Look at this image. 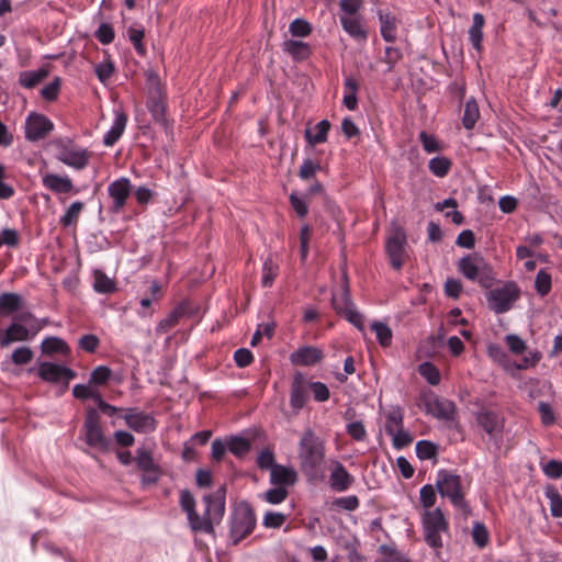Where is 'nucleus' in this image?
I'll list each match as a JSON object with an SVG mask.
<instances>
[{
	"instance_id": "obj_1",
	"label": "nucleus",
	"mask_w": 562,
	"mask_h": 562,
	"mask_svg": "<svg viewBox=\"0 0 562 562\" xmlns=\"http://www.w3.org/2000/svg\"><path fill=\"white\" fill-rule=\"evenodd\" d=\"M226 486H220L214 493L203 496L205 512L200 516L195 509V498L189 490L180 493V506L186 512L189 526L194 532L214 533V522H218L225 513Z\"/></svg>"
},
{
	"instance_id": "obj_2",
	"label": "nucleus",
	"mask_w": 562,
	"mask_h": 562,
	"mask_svg": "<svg viewBox=\"0 0 562 562\" xmlns=\"http://www.w3.org/2000/svg\"><path fill=\"white\" fill-rule=\"evenodd\" d=\"M301 471L311 480L318 476L325 461L324 441L312 430L306 429L299 443Z\"/></svg>"
},
{
	"instance_id": "obj_3",
	"label": "nucleus",
	"mask_w": 562,
	"mask_h": 562,
	"mask_svg": "<svg viewBox=\"0 0 562 562\" xmlns=\"http://www.w3.org/2000/svg\"><path fill=\"white\" fill-rule=\"evenodd\" d=\"M436 487L442 497L449 498L451 504L465 519L471 515L472 510L469 503L465 501L460 475L447 470H440L438 472Z\"/></svg>"
},
{
	"instance_id": "obj_4",
	"label": "nucleus",
	"mask_w": 562,
	"mask_h": 562,
	"mask_svg": "<svg viewBox=\"0 0 562 562\" xmlns=\"http://www.w3.org/2000/svg\"><path fill=\"white\" fill-rule=\"evenodd\" d=\"M458 269L467 279L476 281L484 289H490L495 281L492 266L479 254L462 257L458 262Z\"/></svg>"
},
{
	"instance_id": "obj_5",
	"label": "nucleus",
	"mask_w": 562,
	"mask_h": 562,
	"mask_svg": "<svg viewBox=\"0 0 562 562\" xmlns=\"http://www.w3.org/2000/svg\"><path fill=\"white\" fill-rule=\"evenodd\" d=\"M257 524L256 514L251 505L240 502L233 510L231 519V538L234 544L248 537Z\"/></svg>"
},
{
	"instance_id": "obj_6",
	"label": "nucleus",
	"mask_w": 562,
	"mask_h": 562,
	"mask_svg": "<svg viewBox=\"0 0 562 562\" xmlns=\"http://www.w3.org/2000/svg\"><path fill=\"white\" fill-rule=\"evenodd\" d=\"M85 441L91 448H97L101 451L110 449V439L103 432L100 415L93 407L86 408V418L82 427Z\"/></svg>"
},
{
	"instance_id": "obj_7",
	"label": "nucleus",
	"mask_w": 562,
	"mask_h": 562,
	"mask_svg": "<svg viewBox=\"0 0 562 562\" xmlns=\"http://www.w3.org/2000/svg\"><path fill=\"white\" fill-rule=\"evenodd\" d=\"M426 542L434 549L442 547L440 533L448 531V522L440 508L426 510L422 517Z\"/></svg>"
},
{
	"instance_id": "obj_8",
	"label": "nucleus",
	"mask_w": 562,
	"mask_h": 562,
	"mask_svg": "<svg viewBox=\"0 0 562 562\" xmlns=\"http://www.w3.org/2000/svg\"><path fill=\"white\" fill-rule=\"evenodd\" d=\"M331 305L337 314L344 316L349 323H351L359 330L364 329L362 315L355 308L351 301L350 289L347 277H344V284L341 285L338 294H333Z\"/></svg>"
},
{
	"instance_id": "obj_9",
	"label": "nucleus",
	"mask_w": 562,
	"mask_h": 562,
	"mask_svg": "<svg viewBox=\"0 0 562 562\" xmlns=\"http://www.w3.org/2000/svg\"><path fill=\"white\" fill-rule=\"evenodd\" d=\"M520 290L514 282H507L502 288L491 290L487 295V303L496 314L509 311L513 304L519 299Z\"/></svg>"
},
{
	"instance_id": "obj_10",
	"label": "nucleus",
	"mask_w": 562,
	"mask_h": 562,
	"mask_svg": "<svg viewBox=\"0 0 562 562\" xmlns=\"http://www.w3.org/2000/svg\"><path fill=\"white\" fill-rule=\"evenodd\" d=\"M406 243H407L406 233L400 226L396 227L393 231V234L390 237H387V239H386V243H385L386 254L390 258L391 266L395 270H400L405 262V259L407 257V252H406V248H405Z\"/></svg>"
},
{
	"instance_id": "obj_11",
	"label": "nucleus",
	"mask_w": 562,
	"mask_h": 562,
	"mask_svg": "<svg viewBox=\"0 0 562 562\" xmlns=\"http://www.w3.org/2000/svg\"><path fill=\"white\" fill-rule=\"evenodd\" d=\"M58 149L57 159L65 165L75 169H83L89 164L90 155L86 149L74 146L70 142L65 143L64 140L55 142Z\"/></svg>"
},
{
	"instance_id": "obj_12",
	"label": "nucleus",
	"mask_w": 562,
	"mask_h": 562,
	"mask_svg": "<svg viewBox=\"0 0 562 562\" xmlns=\"http://www.w3.org/2000/svg\"><path fill=\"white\" fill-rule=\"evenodd\" d=\"M310 386L305 375L296 371L293 374L290 390V405L294 413H299L308 401Z\"/></svg>"
},
{
	"instance_id": "obj_13",
	"label": "nucleus",
	"mask_w": 562,
	"mask_h": 562,
	"mask_svg": "<svg viewBox=\"0 0 562 562\" xmlns=\"http://www.w3.org/2000/svg\"><path fill=\"white\" fill-rule=\"evenodd\" d=\"M425 409L427 414L438 419L454 420L457 415L456 404L446 398H439L435 395L424 398Z\"/></svg>"
},
{
	"instance_id": "obj_14",
	"label": "nucleus",
	"mask_w": 562,
	"mask_h": 562,
	"mask_svg": "<svg viewBox=\"0 0 562 562\" xmlns=\"http://www.w3.org/2000/svg\"><path fill=\"white\" fill-rule=\"evenodd\" d=\"M123 418L126 425L136 432H149L156 428L155 418L137 408H124Z\"/></svg>"
},
{
	"instance_id": "obj_15",
	"label": "nucleus",
	"mask_w": 562,
	"mask_h": 562,
	"mask_svg": "<svg viewBox=\"0 0 562 562\" xmlns=\"http://www.w3.org/2000/svg\"><path fill=\"white\" fill-rule=\"evenodd\" d=\"M38 375L44 381L52 383L65 381V386H67L68 382L76 378V372L60 364L43 362L40 364Z\"/></svg>"
},
{
	"instance_id": "obj_16",
	"label": "nucleus",
	"mask_w": 562,
	"mask_h": 562,
	"mask_svg": "<svg viewBox=\"0 0 562 562\" xmlns=\"http://www.w3.org/2000/svg\"><path fill=\"white\" fill-rule=\"evenodd\" d=\"M53 127V123L46 116L32 113L26 120L25 136L29 140H38L44 138Z\"/></svg>"
},
{
	"instance_id": "obj_17",
	"label": "nucleus",
	"mask_w": 562,
	"mask_h": 562,
	"mask_svg": "<svg viewBox=\"0 0 562 562\" xmlns=\"http://www.w3.org/2000/svg\"><path fill=\"white\" fill-rule=\"evenodd\" d=\"M108 191L109 195L113 199L112 211L117 213L124 207L126 200L131 194V181L127 178H120L110 183Z\"/></svg>"
},
{
	"instance_id": "obj_18",
	"label": "nucleus",
	"mask_w": 562,
	"mask_h": 562,
	"mask_svg": "<svg viewBox=\"0 0 562 562\" xmlns=\"http://www.w3.org/2000/svg\"><path fill=\"white\" fill-rule=\"evenodd\" d=\"M324 358L322 349L314 346H303L291 353L290 360L295 366H314Z\"/></svg>"
},
{
	"instance_id": "obj_19",
	"label": "nucleus",
	"mask_w": 562,
	"mask_h": 562,
	"mask_svg": "<svg viewBox=\"0 0 562 562\" xmlns=\"http://www.w3.org/2000/svg\"><path fill=\"white\" fill-rule=\"evenodd\" d=\"M43 186L55 194L78 192L70 178L57 173H46L43 177Z\"/></svg>"
},
{
	"instance_id": "obj_20",
	"label": "nucleus",
	"mask_w": 562,
	"mask_h": 562,
	"mask_svg": "<svg viewBox=\"0 0 562 562\" xmlns=\"http://www.w3.org/2000/svg\"><path fill=\"white\" fill-rule=\"evenodd\" d=\"M476 423L491 437L502 431L504 427L503 417L493 411L482 409L476 413Z\"/></svg>"
},
{
	"instance_id": "obj_21",
	"label": "nucleus",
	"mask_w": 562,
	"mask_h": 562,
	"mask_svg": "<svg viewBox=\"0 0 562 562\" xmlns=\"http://www.w3.org/2000/svg\"><path fill=\"white\" fill-rule=\"evenodd\" d=\"M296 480L297 474L291 468L277 464L270 471V482L274 485L284 486L286 488V486L293 485Z\"/></svg>"
},
{
	"instance_id": "obj_22",
	"label": "nucleus",
	"mask_w": 562,
	"mask_h": 562,
	"mask_svg": "<svg viewBox=\"0 0 562 562\" xmlns=\"http://www.w3.org/2000/svg\"><path fill=\"white\" fill-rule=\"evenodd\" d=\"M27 339H30V330L19 323H12L4 334L0 330V345L2 347H7L14 341Z\"/></svg>"
},
{
	"instance_id": "obj_23",
	"label": "nucleus",
	"mask_w": 562,
	"mask_h": 562,
	"mask_svg": "<svg viewBox=\"0 0 562 562\" xmlns=\"http://www.w3.org/2000/svg\"><path fill=\"white\" fill-rule=\"evenodd\" d=\"M329 480L331 488L338 492L348 490L355 481L353 476H351L339 462H337L335 469L331 471Z\"/></svg>"
},
{
	"instance_id": "obj_24",
	"label": "nucleus",
	"mask_w": 562,
	"mask_h": 562,
	"mask_svg": "<svg viewBox=\"0 0 562 562\" xmlns=\"http://www.w3.org/2000/svg\"><path fill=\"white\" fill-rule=\"evenodd\" d=\"M147 108L151 113L155 122L161 124L164 127H167L168 123L166 119V102L159 90H157L156 94L148 99Z\"/></svg>"
},
{
	"instance_id": "obj_25",
	"label": "nucleus",
	"mask_w": 562,
	"mask_h": 562,
	"mask_svg": "<svg viewBox=\"0 0 562 562\" xmlns=\"http://www.w3.org/2000/svg\"><path fill=\"white\" fill-rule=\"evenodd\" d=\"M282 47L296 61L305 60L312 54L311 46L301 41L288 40L283 42Z\"/></svg>"
},
{
	"instance_id": "obj_26",
	"label": "nucleus",
	"mask_w": 562,
	"mask_h": 562,
	"mask_svg": "<svg viewBox=\"0 0 562 562\" xmlns=\"http://www.w3.org/2000/svg\"><path fill=\"white\" fill-rule=\"evenodd\" d=\"M188 304L186 302L177 305L166 318L158 323L157 330L160 333H168L171 328L178 325L181 317L187 314Z\"/></svg>"
},
{
	"instance_id": "obj_27",
	"label": "nucleus",
	"mask_w": 562,
	"mask_h": 562,
	"mask_svg": "<svg viewBox=\"0 0 562 562\" xmlns=\"http://www.w3.org/2000/svg\"><path fill=\"white\" fill-rule=\"evenodd\" d=\"M340 22L344 30L357 40H366L367 31L364 30L361 19L359 16H340Z\"/></svg>"
},
{
	"instance_id": "obj_28",
	"label": "nucleus",
	"mask_w": 562,
	"mask_h": 562,
	"mask_svg": "<svg viewBox=\"0 0 562 562\" xmlns=\"http://www.w3.org/2000/svg\"><path fill=\"white\" fill-rule=\"evenodd\" d=\"M127 123V116L125 113H116L115 121L110 128V131L105 134L103 143L105 146H112L114 145L117 139L123 134L125 126Z\"/></svg>"
},
{
	"instance_id": "obj_29",
	"label": "nucleus",
	"mask_w": 562,
	"mask_h": 562,
	"mask_svg": "<svg viewBox=\"0 0 562 562\" xmlns=\"http://www.w3.org/2000/svg\"><path fill=\"white\" fill-rule=\"evenodd\" d=\"M485 24V19L481 13H474L473 15V24L469 30V40L474 49L480 52L482 49V40H483V27Z\"/></svg>"
},
{
	"instance_id": "obj_30",
	"label": "nucleus",
	"mask_w": 562,
	"mask_h": 562,
	"mask_svg": "<svg viewBox=\"0 0 562 562\" xmlns=\"http://www.w3.org/2000/svg\"><path fill=\"white\" fill-rule=\"evenodd\" d=\"M315 130V134H313L310 128H306L304 133L307 143L312 146L325 143L327 140V134L330 130L329 121L322 120L319 123L316 124Z\"/></svg>"
},
{
	"instance_id": "obj_31",
	"label": "nucleus",
	"mask_w": 562,
	"mask_h": 562,
	"mask_svg": "<svg viewBox=\"0 0 562 562\" xmlns=\"http://www.w3.org/2000/svg\"><path fill=\"white\" fill-rule=\"evenodd\" d=\"M22 304L21 296L16 293L0 294V314L9 315L20 310Z\"/></svg>"
},
{
	"instance_id": "obj_32",
	"label": "nucleus",
	"mask_w": 562,
	"mask_h": 562,
	"mask_svg": "<svg viewBox=\"0 0 562 562\" xmlns=\"http://www.w3.org/2000/svg\"><path fill=\"white\" fill-rule=\"evenodd\" d=\"M134 460L142 472L153 471L159 465L154 461L153 452L146 448H138Z\"/></svg>"
},
{
	"instance_id": "obj_33",
	"label": "nucleus",
	"mask_w": 562,
	"mask_h": 562,
	"mask_svg": "<svg viewBox=\"0 0 562 562\" xmlns=\"http://www.w3.org/2000/svg\"><path fill=\"white\" fill-rule=\"evenodd\" d=\"M48 72L45 69H38L36 71H22L19 77V82L21 86L31 89L41 83L46 77Z\"/></svg>"
},
{
	"instance_id": "obj_34",
	"label": "nucleus",
	"mask_w": 562,
	"mask_h": 562,
	"mask_svg": "<svg viewBox=\"0 0 562 562\" xmlns=\"http://www.w3.org/2000/svg\"><path fill=\"white\" fill-rule=\"evenodd\" d=\"M42 352L45 355L53 353H67L69 351L68 345L58 337H48L42 342Z\"/></svg>"
},
{
	"instance_id": "obj_35",
	"label": "nucleus",
	"mask_w": 562,
	"mask_h": 562,
	"mask_svg": "<svg viewBox=\"0 0 562 562\" xmlns=\"http://www.w3.org/2000/svg\"><path fill=\"white\" fill-rule=\"evenodd\" d=\"M480 117L479 105L475 100L471 99L467 101L464 105V113L462 117V124L467 130H472Z\"/></svg>"
},
{
	"instance_id": "obj_36",
	"label": "nucleus",
	"mask_w": 562,
	"mask_h": 562,
	"mask_svg": "<svg viewBox=\"0 0 562 562\" xmlns=\"http://www.w3.org/2000/svg\"><path fill=\"white\" fill-rule=\"evenodd\" d=\"M345 89L347 90V93L345 94L342 102L348 110L353 111L358 105V82L353 78L349 77L345 80Z\"/></svg>"
},
{
	"instance_id": "obj_37",
	"label": "nucleus",
	"mask_w": 562,
	"mask_h": 562,
	"mask_svg": "<svg viewBox=\"0 0 562 562\" xmlns=\"http://www.w3.org/2000/svg\"><path fill=\"white\" fill-rule=\"evenodd\" d=\"M452 166L451 160L448 157L439 156L429 160V170L437 177H445L448 175Z\"/></svg>"
},
{
	"instance_id": "obj_38",
	"label": "nucleus",
	"mask_w": 562,
	"mask_h": 562,
	"mask_svg": "<svg viewBox=\"0 0 562 562\" xmlns=\"http://www.w3.org/2000/svg\"><path fill=\"white\" fill-rule=\"evenodd\" d=\"M228 450L238 458H243L250 450V441L243 437H232L227 442Z\"/></svg>"
},
{
	"instance_id": "obj_39",
	"label": "nucleus",
	"mask_w": 562,
	"mask_h": 562,
	"mask_svg": "<svg viewBox=\"0 0 562 562\" xmlns=\"http://www.w3.org/2000/svg\"><path fill=\"white\" fill-rule=\"evenodd\" d=\"M94 290L100 293H112L115 291V283L102 271L94 272Z\"/></svg>"
},
{
	"instance_id": "obj_40",
	"label": "nucleus",
	"mask_w": 562,
	"mask_h": 562,
	"mask_svg": "<svg viewBox=\"0 0 562 562\" xmlns=\"http://www.w3.org/2000/svg\"><path fill=\"white\" fill-rule=\"evenodd\" d=\"M403 428V413L401 408L392 409L387 416L385 422V431L387 435L393 434L396 430Z\"/></svg>"
},
{
	"instance_id": "obj_41",
	"label": "nucleus",
	"mask_w": 562,
	"mask_h": 562,
	"mask_svg": "<svg viewBox=\"0 0 562 562\" xmlns=\"http://www.w3.org/2000/svg\"><path fill=\"white\" fill-rule=\"evenodd\" d=\"M546 496L550 501V510L553 517H562V496L555 487H548Z\"/></svg>"
},
{
	"instance_id": "obj_42",
	"label": "nucleus",
	"mask_w": 562,
	"mask_h": 562,
	"mask_svg": "<svg viewBox=\"0 0 562 562\" xmlns=\"http://www.w3.org/2000/svg\"><path fill=\"white\" fill-rule=\"evenodd\" d=\"M83 203L76 201L70 204L65 214L60 218V224L65 227L77 223L80 212L83 209Z\"/></svg>"
},
{
	"instance_id": "obj_43",
	"label": "nucleus",
	"mask_w": 562,
	"mask_h": 562,
	"mask_svg": "<svg viewBox=\"0 0 562 562\" xmlns=\"http://www.w3.org/2000/svg\"><path fill=\"white\" fill-rule=\"evenodd\" d=\"M371 329L375 333L376 338L382 347H387L392 341L391 328L381 322H374L371 325Z\"/></svg>"
},
{
	"instance_id": "obj_44",
	"label": "nucleus",
	"mask_w": 562,
	"mask_h": 562,
	"mask_svg": "<svg viewBox=\"0 0 562 562\" xmlns=\"http://www.w3.org/2000/svg\"><path fill=\"white\" fill-rule=\"evenodd\" d=\"M438 447L431 441L420 440L416 445L417 457L422 460H429L436 458Z\"/></svg>"
},
{
	"instance_id": "obj_45",
	"label": "nucleus",
	"mask_w": 562,
	"mask_h": 562,
	"mask_svg": "<svg viewBox=\"0 0 562 562\" xmlns=\"http://www.w3.org/2000/svg\"><path fill=\"white\" fill-rule=\"evenodd\" d=\"M312 25L304 19H295L290 23L289 31L294 37H305L312 33Z\"/></svg>"
},
{
	"instance_id": "obj_46",
	"label": "nucleus",
	"mask_w": 562,
	"mask_h": 562,
	"mask_svg": "<svg viewBox=\"0 0 562 562\" xmlns=\"http://www.w3.org/2000/svg\"><path fill=\"white\" fill-rule=\"evenodd\" d=\"M381 21V34L386 42H394L396 38L395 34V22L394 19L389 14L380 15Z\"/></svg>"
},
{
	"instance_id": "obj_47",
	"label": "nucleus",
	"mask_w": 562,
	"mask_h": 562,
	"mask_svg": "<svg viewBox=\"0 0 562 562\" xmlns=\"http://www.w3.org/2000/svg\"><path fill=\"white\" fill-rule=\"evenodd\" d=\"M127 35H128V40L132 42L135 50L139 55H145L146 48H145V46L143 44V38L145 36L144 29L130 27L127 30Z\"/></svg>"
},
{
	"instance_id": "obj_48",
	"label": "nucleus",
	"mask_w": 562,
	"mask_h": 562,
	"mask_svg": "<svg viewBox=\"0 0 562 562\" xmlns=\"http://www.w3.org/2000/svg\"><path fill=\"white\" fill-rule=\"evenodd\" d=\"M279 267L272 261L271 258H268L262 268V285L271 286L277 274Z\"/></svg>"
},
{
	"instance_id": "obj_49",
	"label": "nucleus",
	"mask_w": 562,
	"mask_h": 562,
	"mask_svg": "<svg viewBox=\"0 0 562 562\" xmlns=\"http://www.w3.org/2000/svg\"><path fill=\"white\" fill-rule=\"evenodd\" d=\"M111 375L112 371L109 367L99 366L91 372L89 383L94 385H103L109 381Z\"/></svg>"
},
{
	"instance_id": "obj_50",
	"label": "nucleus",
	"mask_w": 562,
	"mask_h": 562,
	"mask_svg": "<svg viewBox=\"0 0 562 562\" xmlns=\"http://www.w3.org/2000/svg\"><path fill=\"white\" fill-rule=\"evenodd\" d=\"M535 286L541 296L547 295L551 290V276L544 270H540L536 276Z\"/></svg>"
},
{
	"instance_id": "obj_51",
	"label": "nucleus",
	"mask_w": 562,
	"mask_h": 562,
	"mask_svg": "<svg viewBox=\"0 0 562 562\" xmlns=\"http://www.w3.org/2000/svg\"><path fill=\"white\" fill-rule=\"evenodd\" d=\"M419 373L431 385H437L440 382V373L438 369L430 362H425L419 366Z\"/></svg>"
},
{
	"instance_id": "obj_52",
	"label": "nucleus",
	"mask_w": 562,
	"mask_h": 562,
	"mask_svg": "<svg viewBox=\"0 0 562 562\" xmlns=\"http://www.w3.org/2000/svg\"><path fill=\"white\" fill-rule=\"evenodd\" d=\"M472 538L479 548H484L488 543V531L482 522H474Z\"/></svg>"
},
{
	"instance_id": "obj_53",
	"label": "nucleus",
	"mask_w": 562,
	"mask_h": 562,
	"mask_svg": "<svg viewBox=\"0 0 562 562\" xmlns=\"http://www.w3.org/2000/svg\"><path fill=\"white\" fill-rule=\"evenodd\" d=\"M274 323L260 324L251 338L250 345L252 347L257 346L260 342L263 335L267 336L269 339L272 338L274 334Z\"/></svg>"
},
{
	"instance_id": "obj_54",
	"label": "nucleus",
	"mask_w": 562,
	"mask_h": 562,
	"mask_svg": "<svg viewBox=\"0 0 562 562\" xmlns=\"http://www.w3.org/2000/svg\"><path fill=\"white\" fill-rule=\"evenodd\" d=\"M288 490L284 486H277L265 493V499L270 504H280L288 497Z\"/></svg>"
},
{
	"instance_id": "obj_55",
	"label": "nucleus",
	"mask_w": 562,
	"mask_h": 562,
	"mask_svg": "<svg viewBox=\"0 0 562 562\" xmlns=\"http://www.w3.org/2000/svg\"><path fill=\"white\" fill-rule=\"evenodd\" d=\"M257 465L261 470L271 471L272 468L277 465L273 451L270 449H263L257 458Z\"/></svg>"
},
{
	"instance_id": "obj_56",
	"label": "nucleus",
	"mask_w": 562,
	"mask_h": 562,
	"mask_svg": "<svg viewBox=\"0 0 562 562\" xmlns=\"http://www.w3.org/2000/svg\"><path fill=\"white\" fill-rule=\"evenodd\" d=\"M310 392L313 393L314 400L325 402L329 398V390L323 382H308Z\"/></svg>"
},
{
	"instance_id": "obj_57",
	"label": "nucleus",
	"mask_w": 562,
	"mask_h": 562,
	"mask_svg": "<svg viewBox=\"0 0 562 562\" xmlns=\"http://www.w3.org/2000/svg\"><path fill=\"white\" fill-rule=\"evenodd\" d=\"M286 520V516L282 513L268 512L263 517V526L266 528H280Z\"/></svg>"
},
{
	"instance_id": "obj_58",
	"label": "nucleus",
	"mask_w": 562,
	"mask_h": 562,
	"mask_svg": "<svg viewBox=\"0 0 562 562\" xmlns=\"http://www.w3.org/2000/svg\"><path fill=\"white\" fill-rule=\"evenodd\" d=\"M78 344L82 350L93 353L99 348L100 339L93 334H87L79 339Z\"/></svg>"
},
{
	"instance_id": "obj_59",
	"label": "nucleus",
	"mask_w": 562,
	"mask_h": 562,
	"mask_svg": "<svg viewBox=\"0 0 562 562\" xmlns=\"http://www.w3.org/2000/svg\"><path fill=\"white\" fill-rule=\"evenodd\" d=\"M33 351L29 347L16 348L12 352V362L14 364H26L33 359Z\"/></svg>"
},
{
	"instance_id": "obj_60",
	"label": "nucleus",
	"mask_w": 562,
	"mask_h": 562,
	"mask_svg": "<svg viewBox=\"0 0 562 562\" xmlns=\"http://www.w3.org/2000/svg\"><path fill=\"white\" fill-rule=\"evenodd\" d=\"M60 85V78L56 77L50 83L41 90L42 97L47 101H54L58 97Z\"/></svg>"
},
{
	"instance_id": "obj_61",
	"label": "nucleus",
	"mask_w": 562,
	"mask_h": 562,
	"mask_svg": "<svg viewBox=\"0 0 562 562\" xmlns=\"http://www.w3.org/2000/svg\"><path fill=\"white\" fill-rule=\"evenodd\" d=\"M419 139L423 144L425 151L437 153L442 149L435 136L427 134L425 131L420 132Z\"/></svg>"
},
{
	"instance_id": "obj_62",
	"label": "nucleus",
	"mask_w": 562,
	"mask_h": 562,
	"mask_svg": "<svg viewBox=\"0 0 562 562\" xmlns=\"http://www.w3.org/2000/svg\"><path fill=\"white\" fill-rule=\"evenodd\" d=\"M420 503L425 508H430L436 503V493L432 485L427 484L420 488L419 493Z\"/></svg>"
},
{
	"instance_id": "obj_63",
	"label": "nucleus",
	"mask_w": 562,
	"mask_h": 562,
	"mask_svg": "<svg viewBox=\"0 0 562 562\" xmlns=\"http://www.w3.org/2000/svg\"><path fill=\"white\" fill-rule=\"evenodd\" d=\"M114 36V30L108 23H102L95 32V37L104 45L112 43Z\"/></svg>"
},
{
	"instance_id": "obj_64",
	"label": "nucleus",
	"mask_w": 562,
	"mask_h": 562,
	"mask_svg": "<svg viewBox=\"0 0 562 562\" xmlns=\"http://www.w3.org/2000/svg\"><path fill=\"white\" fill-rule=\"evenodd\" d=\"M390 436L393 438V445L397 449H402L404 447H407L413 441L412 436L406 430H404L403 428L400 429V430L394 431Z\"/></svg>"
}]
</instances>
